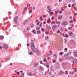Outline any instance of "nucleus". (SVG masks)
<instances>
[{
    "label": "nucleus",
    "instance_id": "nucleus-1",
    "mask_svg": "<svg viewBox=\"0 0 77 77\" xmlns=\"http://www.w3.org/2000/svg\"><path fill=\"white\" fill-rule=\"evenodd\" d=\"M31 48L32 50H34L35 48V45L34 44V43L33 42H31Z\"/></svg>",
    "mask_w": 77,
    "mask_h": 77
},
{
    "label": "nucleus",
    "instance_id": "nucleus-2",
    "mask_svg": "<svg viewBox=\"0 0 77 77\" xmlns=\"http://www.w3.org/2000/svg\"><path fill=\"white\" fill-rule=\"evenodd\" d=\"M35 51L36 52L38 56H39V55L41 54V52H40V51H39L38 49L37 48L35 49Z\"/></svg>",
    "mask_w": 77,
    "mask_h": 77
},
{
    "label": "nucleus",
    "instance_id": "nucleus-3",
    "mask_svg": "<svg viewBox=\"0 0 77 77\" xmlns=\"http://www.w3.org/2000/svg\"><path fill=\"white\" fill-rule=\"evenodd\" d=\"M2 48L5 49V50H7L8 48H9V46L8 45H5Z\"/></svg>",
    "mask_w": 77,
    "mask_h": 77
},
{
    "label": "nucleus",
    "instance_id": "nucleus-4",
    "mask_svg": "<svg viewBox=\"0 0 77 77\" xmlns=\"http://www.w3.org/2000/svg\"><path fill=\"white\" fill-rule=\"evenodd\" d=\"M62 24L63 26H66L68 24V22L66 21H64L62 23Z\"/></svg>",
    "mask_w": 77,
    "mask_h": 77
},
{
    "label": "nucleus",
    "instance_id": "nucleus-5",
    "mask_svg": "<svg viewBox=\"0 0 77 77\" xmlns=\"http://www.w3.org/2000/svg\"><path fill=\"white\" fill-rule=\"evenodd\" d=\"M57 65V67L56 69H59L60 68V64L59 63H57L56 64Z\"/></svg>",
    "mask_w": 77,
    "mask_h": 77
},
{
    "label": "nucleus",
    "instance_id": "nucleus-6",
    "mask_svg": "<svg viewBox=\"0 0 77 77\" xmlns=\"http://www.w3.org/2000/svg\"><path fill=\"white\" fill-rule=\"evenodd\" d=\"M47 8L48 9V10L49 11H48V12H49V14H51V13H50V12H51V10H50V9H51V7H50L48 6L47 7Z\"/></svg>",
    "mask_w": 77,
    "mask_h": 77
},
{
    "label": "nucleus",
    "instance_id": "nucleus-7",
    "mask_svg": "<svg viewBox=\"0 0 77 77\" xmlns=\"http://www.w3.org/2000/svg\"><path fill=\"white\" fill-rule=\"evenodd\" d=\"M38 68L39 69H40V70H41V71H44V68L42 67L41 66H39Z\"/></svg>",
    "mask_w": 77,
    "mask_h": 77
},
{
    "label": "nucleus",
    "instance_id": "nucleus-8",
    "mask_svg": "<svg viewBox=\"0 0 77 77\" xmlns=\"http://www.w3.org/2000/svg\"><path fill=\"white\" fill-rule=\"evenodd\" d=\"M18 17L16 16L14 19V21H15L16 23H17V20H18Z\"/></svg>",
    "mask_w": 77,
    "mask_h": 77
},
{
    "label": "nucleus",
    "instance_id": "nucleus-9",
    "mask_svg": "<svg viewBox=\"0 0 77 77\" xmlns=\"http://www.w3.org/2000/svg\"><path fill=\"white\" fill-rule=\"evenodd\" d=\"M57 27V26L56 25H54L52 27V29L53 30H54V29H55V28Z\"/></svg>",
    "mask_w": 77,
    "mask_h": 77
},
{
    "label": "nucleus",
    "instance_id": "nucleus-10",
    "mask_svg": "<svg viewBox=\"0 0 77 77\" xmlns=\"http://www.w3.org/2000/svg\"><path fill=\"white\" fill-rule=\"evenodd\" d=\"M64 57L66 59H68V57H69V56H68V55L66 54L65 55Z\"/></svg>",
    "mask_w": 77,
    "mask_h": 77
},
{
    "label": "nucleus",
    "instance_id": "nucleus-11",
    "mask_svg": "<svg viewBox=\"0 0 77 77\" xmlns=\"http://www.w3.org/2000/svg\"><path fill=\"white\" fill-rule=\"evenodd\" d=\"M66 63H63L62 64L63 67H65V66H66Z\"/></svg>",
    "mask_w": 77,
    "mask_h": 77
},
{
    "label": "nucleus",
    "instance_id": "nucleus-12",
    "mask_svg": "<svg viewBox=\"0 0 77 77\" xmlns=\"http://www.w3.org/2000/svg\"><path fill=\"white\" fill-rule=\"evenodd\" d=\"M69 35L70 36H72L73 34H72V32H70L69 33Z\"/></svg>",
    "mask_w": 77,
    "mask_h": 77
},
{
    "label": "nucleus",
    "instance_id": "nucleus-13",
    "mask_svg": "<svg viewBox=\"0 0 77 77\" xmlns=\"http://www.w3.org/2000/svg\"><path fill=\"white\" fill-rule=\"evenodd\" d=\"M28 22H29V20H26L24 21V24H26V23H27Z\"/></svg>",
    "mask_w": 77,
    "mask_h": 77
},
{
    "label": "nucleus",
    "instance_id": "nucleus-14",
    "mask_svg": "<svg viewBox=\"0 0 77 77\" xmlns=\"http://www.w3.org/2000/svg\"><path fill=\"white\" fill-rule=\"evenodd\" d=\"M62 16H60L59 17L58 19L59 20H60L62 19Z\"/></svg>",
    "mask_w": 77,
    "mask_h": 77
},
{
    "label": "nucleus",
    "instance_id": "nucleus-15",
    "mask_svg": "<svg viewBox=\"0 0 77 77\" xmlns=\"http://www.w3.org/2000/svg\"><path fill=\"white\" fill-rule=\"evenodd\" d=\"M15 24H16L15 25H14V26H19V24L17 22V23H16V22L15 23Z\"/></svg>",
    "mask_w": 77,
    "mask_h": 77
},
{
    "label": "nucleus",
    "instance_id": "nucleus-16",
    "mask_svg": "<svg viewBox=\"0 0 77 77\" xmlns=\"http://www.w3.org/2000/svg\"><path fill=\"white\" fill-rule=\"evenodd\" d=\"M71 43L72 44H75V42L74 40H72L71 41Z\"/></svg>",
    "mask_w": 77,
    "mask_h": 77
},
{
    "label": "nucleus",
    "instance_id": "nucleus-17",
    "mask_svg": "<svg viewBox=\"0 0 77 77\" xmlns=\"http://www.w3.org/2000/svg\"><path fill=\"white\" fill-rule=\"evenodd\" d=\"M77 62V60H73V63H76Z\"/></svg>",
    "mask_w": 77,
    "mask_h": 77
},
{
    "label": "nucleus",
    "instance_id": "nucleus-18",
    "mask_svg": "<svg viewBox=\"0 0 77 77\" xmlns=\"http://www.w3.org/2000/svg\"><path fill=\"white\" fill-rule=\"evenodd\" d=\"M63 36L64 37H66V38H68V37H69V35L67 34H65V35H63Z\"/></svg>",
    "mask_w": 77,
    "mask_h": 77
},
{
    "label": "nucleus",
    "instance_id": "nucleus-19",
    "mask_svg": "<svg viewBox=\"0 0 77 77\" xmlns=\"http://www.w3.org/2000/svg\"><path fill=\"white\" fill-rule=\"evenodd\" d=\"M0 39H4V37L3 36L1 35L0 36Z\"/></svg>",
    "mask_w": 77,
    "mask_h": 77
},
{
    "label": "nucleus",
    "instance_id": "nucleus-20",
    "mask_svg": "<svg viewBox=\"0 0 77 77\" xmlns=\"http://www.w3.org/2000/svg\"><path fill=\"white\" fill-rule=\"evenodd\" d=\"M10 60V58H5V60H6L7 62H8V61H9V60Z\"/></svg>",
    "mask_w": 77,
    "mask_h": 77
},
{
    "label": "nucleus",
    "instance_id": "nucleus-21",
    "mask_svg": "<svg viewBox=\"0 0 77 77\" xmlns=\"http://www.w3.org/2000/svg\"><path fill=\"white\" fill-rule=\"evenodd\" d=\"M60 75H63V74H64V72H63V71H61L60 72Z\"/></svg>",
    "mask_w": 77,
    "mask_h": 77
},
{
    "label": "nucleus",
    "instance_id": "nucleus-22",
    "mask_svg": "<svg viewBox=\"0 0 77 77\" xmlns=\"http://www.w3.org/2000/svg\"><path fill=\"white\" fill-rule=\"evenodd\" d=\"M47 30H50L51 29V27L50 26H48L46 27V28Z\"/></svg>",
    "mask_w": 77,
    "mask_h": 77
},
{
    "label": "nucleus",
    "instance_id": "nucleus-23",
    "mask_svg": "<svg viewBox=\"0 0 77 77\" xmlns=\"http://www.w3.org/2000/svg\"><path fill=\"white\" fill-rule=\"evenodd\" d=\"M38 64H37V63H34V66H35V67H36L38 66Z\"/></svg>",
    "mask_w": 77,
    "mask_h": 77
},
{
    "label": "nucleus",
    "instance_id": "nucleus-24",
    "mask_svg": "<svg viewBox=\"0 0 77 77\" xmlns=\"http://www.w3.org/2000/svg\"><path fill=\"white\" fill-rule=\"evenodd\" d=\"M29 76H33V74L32 72H30L29 73Z\"/></svg>",
    "mask_w": 77,
    "mask_h": 77
},
{
    "label": "nucleus",
    "instance_id": "nucleus-25",
    "mask_svg": "<svg viewBox=\"0 0 77 77\" xmlns=\"http://www.w3.org/2000/svg\"><path fill=\"white\" fill-rule=\"evenodd\" d=\"M51 71H54V69H53V67H51L50 68Z\"/></svg>",
    "mask_w": 77,
    "mask_h": 77
},
{
    "label": "nucleus",
    "instance_id": "nucleus-26",
    "mask_svg": "<svg viewBox=\"0 0 77 77\" xmlns=\"http://www.w3.org/2000/svg\"><path fill=\"white\" fill-rule=\"evenodd\" d=\"M51 21V19H49L48 20L47 22L48 23H49V22Z\"/></svg>",
    "mask_w": 77,
    "mask_h": 77
},
{
    "label": "nucleus",
    "instance_id": "nucleus-27",
    "mask_svg": "<svg viewBox=\"0 0 77 77\" xmlns=\"http://www.w3.org/2000/svg\"><path fill=\"white\" fill-rule=\"evenodd\" d=\"M74 56L77 57V52H74Z\"/></svg>",
    "mask_w": 77,
    "mask_h": 77
},
{
    "label": "nucleus",
    "instance_id": "nucleus-28",
    "mask_svg": "<svg viewBox=\"0 0 77 77\" xmlns=\"http://www.w3.org/2000/svg\"><path fill=\"white\" fill-rule=\"evenodd\" d=\"M45 38L46 39H45V40H46V39L47 40V39H49V38L48 37V36H46L45 37Z\"/></svg>",
    "mask_w": 77,
    "mask_h": 77
},
{
    "label": "nucleus",
    "instance_id": "nucleus-29",
    "mask_svg": "<svg viewBox=\"0 0 77 77\" xmlns=\"http://www.w3.org/2000/svg\"><path fill=\"white\" fill-rule=\"evenodd\" d=\"M42 17L41 16L40 17L39 19L42 21H43V19H42Z\"/></svg>",
    "mask_w": 77,
    "mask_h": 77
},
{
    "label": "nucleus",
    "instance_id": "nucleus-30",
    "mask_svg": "<svg viewBox=\"0 0 77 77\" xmlns=\"http://www.w3.org/2000/svg\"><path fill=\"white\" fill-rule=\"evenodd\" d=\"M47 61V59L45 58L43 60L44 62H45Z\"/></svg>",
    "mask_w": 77,
    "mask_h": 77
},
{
    "label": "nucleus",
    "instance_id": "nucleus-31",
    "mask_svg": "<svg viewBox=\"0 0 77 77\" xmlns=\"http://www.w3.org/2000/svg\"><path fill=\"white\" fill-rule=\"evenodd\" d=\"M68 29L69 30H72V27H69L68 28Z\"/></svg>",
    "mask_w": 77,
    "mask_h": 77
},
{
    "label": "nucleus",
    "instance_id": "nucleus-32",
    "mask_svg": "<svg viewBox=\"0 0 77 77\" xmlns=\"http://www.w3.org/2000/svg\"><path fill=\"white\" fill-rule=\"evenodd\" d=\"M63 31V28L62 27L60 28V31L61 32Z\"/></svg>",
    "mask_w": 77,
    "mask_h": 77
},
{
    "label": "nucleus",
    "instance_id": "nucleus-33",
    "mask_svg": "<svg viewBox=\"0 0 77 77\" xmlns=\"http://www.w3.org/2000/svg\"><path fill=\"white\" fill-rule=\"evenodd\" d=\"M75 0H71L70 1L72 3H74Z\"/></svg>",
    "mask_w": 77,
    "mask_h": 77
},
{
    "label": "nucleus",
    "instance_id": "nucleus-34",
    "mask_svg": "<svg viewBox=\"0 0 77 77\" xmlns=\"http://www.w3.org/2000/svg\"><path fill=\"white\" fill-rule=\"evenodd\" d=\"M37 33H38V34H41V31H38L37 32Z\"/></svg>",
    "mask_w": 77,
    "mask_h": 77
},
{
    "label": "nucleus",
    "instance_id": "nucleus-35",
    "mask_svg": "<svg viewBox=\"0 0 77 77\" xmlns=\"http://www.w3.org/2000/svg\"><path fill=\"white\" fill-rule=\"evenodd\" d=\"M41 30L42 32H44V31H45V29H44V28H42L41 29Z\"/></svg>",
    "mask_w": 77,
    "mask_h": 77
},
{
    "label": "nucleus",
    "instance_id": "nucleus-36",
    "mask_svg": "<svg viewBox=\"0 0 77 77\" xmlns=\"http://www.w3.org/2000/svg\"><path fill=\"white\" fill-rule=\"evenodd\" d=\"M52 24H55L56 23V22H54V21H53L52 22H51Z\"/></svg>",
    "mask_w": 77,
    "mask_h": 77
},
{
    "label": "nucleus",
    "instance_id": "nucleus-37",
    "mask_svg": "<svg viewBox=\"0 0 77 77\" xmlns=\"http://www.w3.org/2000/svg\"><path fill=\"white\" fill-rule=\"evenodd\" d=\"M54 56L55 58H57V56H56V54H54Z\"/></svg>",
    "mask_w": 77,
    "mask_h": 77
},
{
    "label": "nucleus",
    "instance_id": "nucleus-38",
    "mask_svg": "<svg viewBox=\"0 0 77 77\" xmlns=\"http://www.w3.org/2000/svg\"><path fill=\"white\" fill-rule=\"evenodd\" d=\"M39 23H40V21H38V23H37V26L39 25Z\"/></svg>",
    "mask_w": 77,
    "mask_h": 77
},
{
    "label": "nucleus",
    "instance_id": "nucleus-39",
    "mask_svg": "<svg viewBox=\"0 0 77 77\" xmlns=\"http://www.w3.org/2000/svg\"><path fill=\"white\" fill-rule=\"evenodd\" d=\"M29 54H30L31 55H32V54H33V53L31 52H29Z\"/></svg>",
    "mask_w": 77,
    "mask_h": 77
},
{
    "label": "nucleus",
    "instance_id": "nucleus-40",
    "mask_svg": "<svg viewBox=\"0 0 77 77\" xmlns=\"http://www.w3.org/2000/svg\"><path fill=\"white\" fill-rule=\"evenodd\" d=\"M57 33H60V32L59 30H58L57 32Z\"/></svg>",
    "mask_w": 77,
    "mask_h": 77
},
{
    "label": "nucleus",
    "instance_id": "nucleus-41",
    "mask_svg": "<svg viewBox=\"0 0 77 77\" xmlns=\"http://www.w3.org/2000/svg\"><path fill=\"white\" fill-rule=\"evenodd\" d=\"M40 63H41V64H42V65H43V63H42V61H41L40 62Z\"/></svg>",
    "mask_w": 77,
    "mask_h": 77
},
{
    "label": "nucleus",
    "instance_id": "nucleus-42",
    "mask_svg": "<svg viewBox=\"0 0 77 77\" xmlns=\"http://www.w3.org/2000/svg\"><path fill=\"white\" fill-rule=\"evenodd\" d=\"M49 65H48V64H47L46 66V67H47V68H49Z\"/></svg>",
    "mask_w": 77,
    "mask_h": 77
},
{
    "label": "nucleus",
    "instance_id": "nucleus-43",
    "mask_svg": "<svg viewBox=\"0 0 77 77\" xmlns=\"http://www.w3.org/2000/svg\"><path fill=\"white\" fill-rule=\"evenodd\" d=\"M31 28H33V27H34V26L33 25H31Z\"/></svg>",
    "mask_w": 77,
    "mask_h": 77
},
{
    "label": "nucleus",
    "instance_id": "nucleus-44",
    "mask_svg": "<svg viewBox=\"0 0 77 77\" xmlns=\"http://www.w3.org/2000/svg\"><path fill=\"white\" fill-rule=\"evenodd\" d=\"M43 17L44 18H46L47 17V16H46L45 15H43Z\"/></svg>",
    "mask_w": 77,
    "mask_h": 77
},
{
    "label": "nucleus",
    "instance_id": "nucleus-45",
    "mask_svg": "<svg viewBox=\"0 0 77 77\" xmlns=\"http://www.w3.org/2000/svg\"><path fill=\"white\" fill-rule=\"evenodd\" d=\"M65 74H68V71H66V73H65Z\"/></svg>",
    "mask_w": 77,
    "mask_h": 77
},
{
    "label": "nucleus",
    "instance_id": "nucleus-46",
    "mask_svg": "<svg viewBox=\"0 0 77 77\" xmlns=\"http://www.w3.org/2000/svg\"><path fill=\"white\" fill-rule=\"evenodd\" d=\"M29 14H30V13H32V10H30L29 11Z\"/></svg>",
    "mask_w": 77,
    "mask_h": 77
},
{
    "label": "nucleus",
    "instance_id": "nucleus-47",
    "mask_svg": "<svg viewBox=\"0 0 77 77\" xmlns=\"http://www.w3.org/2000/svg\"><path fill=\"white\" fill-rule=\"evenodd\" d=\"M56 23H57H57H58V24H60V21H58Z\"/></svg>",
    "mask_w": 77,
    "mask_h": 77
},
{
    "label": "nucleus",
    "instance_id": "nucleus-48",
    "mask_svg": "<svg viewBox=\"0 0 77 77\" xmlns=\"http://www.w3.org/2000/svg\"><path fill=\"white\" fill-rule=\"evenodd\" d=\"M59 61L60 62H62V59H59Z\"/></svg>",
    "mask_w": 77,
    "mask_h": 77
},
{
    "label": "nucleus",
    "instance_id": "nucleus-49",
    "mask_svg": "<svg viewBox=\"0 0 77 77\" xmlns=\"http://www.w3.org/2000/svg\"><path fill=\"white\" fill-rule=\"evenodd\" d=\"M26 9H27V7H26L24 8V10H26Z\"/></svg>",
    "mask_w": 77,
    "mask_h": 77
},
{
    "label": "nucleus",
    "instance_id": "nucleus-50",
    "mask_svg": "<svg viewBox=\"0 0 77 77\" xmlns=\"http://www.w3.org/2000/svg\"><path fill=\"white\" fill-rule=\"evenodd\" d=\"M68 6L69 8L71 7V5L70 4H69L68 5Z\"/></svg>",
    "mask_w": 77,
    "mask_h": 77
},
{
    "label": "nucleus",
    "instance_id": "nucleus-51",
    "mask_svg": "<svg viewBox=\"0 0 77 77\" xmlns=\"http://www.w3.org/2000/svg\"><path fill=\"white\" fill-rule=\"evenodd\" d=\"M33 10H35V9H36V8L34 7L33 8Z\"/></svg>",
    "mask_w": 77,
    "mask_h": 77
},
{
    "label": "nucleus",
    "instance_id": "nucleus-52",
    "mask_svg": "<svg viewBox=\"0 0 77 77\" xmlns=\"http://www.w3.org/2000/svg\"><path fill=\"white\" fill-rule=\"evenodd\" d=\"M65 43H66L67 42V41H66V39H65Z\"/></svg>",
    "mask_w": 77,
    "mask_h": 77
},
{
    "label": "nucleus",
    "instance_id": "nucleus-53",
    "mask_svg": "<svg viewBox=\"0 0 77 77\" xmlns=\"http://www.w3.org/2000/svg\"><path fill=\"white\" fill-rule=\"evenodd\" d=\"M17 75H19V74H20V72H17Z\"/></svg>",
    "mask_w": 77,
    "mask_h": 77
},
{
    "label": "nucleus",
    "instance_id": "nucleus-54",
    "mask_svg": "<svg viewBox=\"0 0 77 77\" xmlns=\"http://www.w3.org/2000/svg\"><path fill=\"white\" fill-rule=\"evenodd\" d=\"M65 49V50L66 51H67V50H68V49L67 48H66Z\"/></svg>",
    "mask_w": 77,
    "mask_h": 77
},
{
    "label": "nucleus",
    "instance_id": "nucleus-55",
    "mask_svg": "<svg viewBox=\"0 0 77 77\" xmlns=\"http://www.w3.org/2000/svg\"><path fill=\"white\" fill-rule=\"evenodd\" d=\"M53 63H56V60H54Z\"/></svg>",
    "mask_w": 77,
    "mask_h": 77
},
{
    "label": "nucleus",
    "instance_id": "nucleus-56",
    "mask_svg": "<svg viewBox=\"0 0 77 77\" xmlns=\"http://www.w3.org/2000/svg\"><path fill=\"white\" fill-rule=\"evenodd\" d=\"M60 54L61 55H63V54L62 53V52H60Z\"/></svg>",
    "mask_w": 77,
    "mask_h": 77
},
{
    "label": "nucleus",
    "instance_id": "nucleus-57",
    "mask_svg": "<svg viewBox=\"0 0 77 77\" xmlns=\"http://www.w3.org/2000/svg\"><path fill=\"white\" fill-rule=\"evenodd\" d=\"M62 0H59V2L60 3V2H62Z\"/></svg>",
    "mask_w": 77,
    "mask_h": 77
},
{
    "label": "nucleus",
    "instance_id": "nucleus-58",
    "mask_svg": "<svg viewBox=\"0 0 77 77\" xmlns=\"http://www.w3.org/2000/svg\"><path fill=\"white\" fill-rule=\"evenodd\" d=\"M29 45H30L29 44H27V46L28 47H29Z\"/></svg>",
    "mask_w": 77,
    "mask_h": 77
},
{
    "label": "nucleus",
    "instance_id": "nucleus-59",
    "mask_svg": "<svg viewBox=\"0 0 77 77\" xmlns=\"http://www.w3.org/2000/svg\"><path fill=\"white\" fill-rule=\"evenodd\" d=\"M43 24H46V22H43Z\"/></svg>",
    "mask_w": 77,
    "mask_h": 77
},
{
    "label": "nucleus",
    "instance_id": "nucleus-60",
    "mask_svg": "<svg viewBox=\"0 0 77 77\" xmlns=\"http://www.w3.org/2000/svg\"><path fill=\"white\" fill-rule=\"evenodd\" d=\"M52 20H54V17H52Z\"/></svg>",
    "mask_w": 77,
    "mask_h": 77
},
{
    "label": "nucleus",
    "instance_id": "nucleus-61",
    "mask_svg": "<svg viewBox=\"0 0 77 77\" xmlns=\"http://www.w3.org/2000/svg\"><path fill=\"white\" fill-rule=\"evenodd\" d=\"M73 5H74V4H72V7H73V8H74L75 6H73Z\"/></svg>",
    "mask_w": 77,
    "mask_h": 77
},
{
    "label": "nucleus",
    "instance_id": "nucleus-62",
    "mask_svg": "<svg viewBox=\"0 0 77 77\" xmlns=\"http://www.w3.org/2000/svg\"><path fill=\"white\" fill-rule=\"evenodd\" d=\"M40 26H41V27H42V25L41 24V23H40Z\"/></svg>",
    "mask_w": 77,
    "mask_h": 77
},
{
    "label": "nucleus",
    "instance_id": "nucleus-63",
    "mask_svg": "<svg viewBox=\"0 0 77 77\" xmlns=\"http://www.w3.org/2000/svg\"><path fill=\"white\" fill-rule=\"evenodd\" d=\"M77 15V13H75L74 14V16H75V15Z\"/></svg>",
    "mask_w": 77,
    "mask_h": 77
},
{
    "label": "nucleus",
    "instance_id": "nucleus-64",
    "mask_svg": "<svg viewBox=\"0 0 77 77\" xmlns=\"http://www.w3.org/2000/svg\"><path fill=\"white\" fill-rule=\"evenodd\" d=\"M73 20H74V21H75V22H76V21L75 20V19H73Z\"/></svg>",
    "mask_w": 77,
    "mask_h": 77
}]
</instances>
